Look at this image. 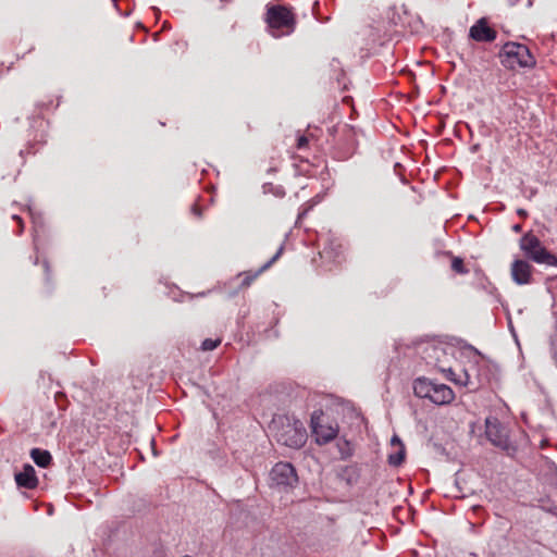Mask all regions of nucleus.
Wrapping results in <instances>:
<instances>
[{
  "label": "nucleus",
  "instance_id": "obj_1",
  "mask_svg": "<svg viewBox=\"0 0 557 557\" xmlns=\"http://www.w3.org/2000/svg\"><path fill=\"white\" fill-rule=\"evenodd\" d=\"M520 249L535 263L557 267V257L550 253L532 233H527L520 238Z\"/></svg>",
  "mask_w": 557,
  "mask_h": 557
},
{
  "label": "nucleus",
  "instance_id": "obj_2",
  "mask_svg": "<svg viewBox=\"0 0 557 557\" xmlns=\"http://www.w3.org/2000/svg\"><path fill=\"white\" fill-rule=\"evenodd\" d=\"M500 57L502 63L506 67H532L535 65L534 57L531 54L529 48L522 44L507 42L500 51Z\"/></svg>",
  "mask_w": 557,
  "mask_h": 557
},
{
  "label": "nucleus",
  "instance_id": "obj_3",
  "mask_svg": "<svg viewBox=\"0 0 557 557\" xmlns=\"http://www.w3.org/2000/svg\"><path fill=\"white\" fill-rule=\"evenodd\" d=\"M274 437L278 444L298 449L305 445L307 432L299 421L293 423L286 421L282 422L281 426L276 428Z\"/></svg>",
  "mask_w": 557,
  "mask_h": 557
},
{
  "label": "nucleus",
  "instance_id": "obj_4",
  "mask_svg": "<svg viewBox=\"0 0 557 557\" xmlns=\"http://www.w3.org/2000/svg\"><path fill=\"white\" fill-rule=\"evenodd\" d=\"M268 24L274 37L288 35L294 30L295 18L289 9L283 5H275L268 10Z\"/></svg>",
  "mask_w": 557,
  "mask_h": 557
},
{
  "label": "nucleus",
  "instance_id": "obj_5",
  "mask_svg": "<svg viewBox=\"0 0 557 557\" xmlns=\"http://www.w3.org/2000/svg\"><path fill=\"white\" fill-rule=\"evenodd\" d=\"M485 434L487 440L496 447L508 450L510 441L507 429L497 418L488 417L485 420Z\"/></svg>",
  "mask_w": 557,
  "mask_h": 557
},
{
  "label": "nucleus",
  "instance_id": "obj_6",
  "mask_svg": "<svg viewBox=\"0 0 557 557\" xmlns=\"http://www.w3.org/2000/svg\"><path fill=\"white\" fill-rule=\"evenodd\" d=\"M311 428L312 433L315 436V441L318 444L323 445L333 441L338 433L337 424H324L323 423V412L314 411L311 416Z\"/></svg>",
  "mask_w": 557,
  "mask_h": 557
},
{
  "label": "nucleus",
  "instance_id": "obj_7",
  "mask_svg": "<svg viewBox=\"0 0 557 557\" xmlns=\"http://www.w3.org/2000/svg\"><path fill=\"white\" fill-rule=\"evenodd\" d=\"M271 481L278 487H294L298 482L295 468L289 462H277L271 470Z\"/></svg>",
  "mask_w": 557,
  "mask_h": 557
},
{
  "label": "nucleus",
  "instance_id": "obj_8",
  "mask_svg": "<svg viewBox=\"0 0 557 557\" xmlns=\"http://www.w3.org/2000/svg\"><path fill=\"white\" fill-rule=\"evenodd\" d=\"M469 36L478 42H492L496 39L497 33L488 26L487 20L482 17L470 27Z\"/></svg>",
  "mask_w": 557,
  "mask_h": 557
},
{
  "label": "nucleus",
  "instance_id": "obj_9",
  "mask_svg": "<svg viewBox=\"0 0 557 557\" xmlns=\"http://www.w3.org/2000/svg\"><path fill=\"white\" fill-rule=\"evenodd\" d=\"M448 372L449 380L454 381L457 384L469 387L470 391H476L487 382L486 376H482L481 374L472 376L471 372L467 369L463 370L462 373L459 374L458 376H455V373L453 372L451 369H449Z\"/></svg>",
  "mask_w": 557,
  "mask_h": 557
},
{
  "label": "nucleus",
  "instance_id": "obj_10",
  "mask_svg": "<svg viewBox=\"0 0 557 557\" xmlns=\"http://www.w3.org/2000/svg\"><path fill=\"white\" fill-rule=\"evenodd\" d=\"M532 265L524 260L518 259L511 263V277L518 285L530 284L532 281Z\"/></svg>",
  "mask_w": 557,
  "mask_h": 557
},
{
  "label": "nucleus",
  "instance_id": "obj_11",
  "mask_svg": "<svg viewBox=\"0 0 557 557\" xmlns=\"http://www.w3.org/2000/svg\"><path fill=\"white\" fill-rule=\"evenodd\" d=\"M15 482L18 487L35 488L38 485V479L34 467L29 463L24 465L22 471L15 473Z\"/></svg>",
  "mask_w": 557,
  "mask_h": 557
},
{
  "label": "nucleus",
  "instance_id": "obj_12",
  "mask_svg": "<svg viewBox=\"0 0 557 557\" xmlns=\"http://www.w3.org/2000/svg\"><path fill=\"white\" fill-rule=\"evenodd\" d=\"M455 398L453 389L445 384L434 383L430 400L435 405L450 404Z\"/></svg>",
  "mask_w": 557,
  "mask_h": 557
},
{
  "label": "nucleus",
  "instance_id": "obj_13",
  "mask_svg": "<svg viewBox=\"0 0 557 557\" xmlns=\"http://www.w3.org/2000/svg\"><path fill=\"white\" fill-rule=\"evenodd\" d=\"M433 385L434 382L429 381L424 377H419L413 382V393L419 398L430 399Z\"/></svg>",
  "mask_w": 557,
  "mask_h": 557
},
{
  "label": "nucleus",
  "instance_id": "obj_14",
  "mask_svg": "<svg viewBox=\"0 0 557 557\" xmlns=\"http://www.w3.org/2000/svg\"><path fill=\"white\" fill-rule=\"evenodd\" d=\"M30 457L34 462L40 468H47L52 460L51 454L48 450L40 448H33L30 450Z\"/></svg>",
  "mask_w": 557,
  "mask_h": 557
},
{
  "label": "nucleus",
  "instance_id": "obj_15",
  "mask_svg": "<svg viewBox=\"0 0 557 557\" xmlns=\"http://www.w3.org/2000/svg\"><path fill=\"white\" fill-rule=\"evenodd\" d=\"M282 251L283 247L281 246L276 253L268 262H265L253 275H246V277L243 281V285H249L251 281L255 280L260 273L268 270L280 258Z\"/></svg>",
  "mask_w": 557,
  "mask_h": 557
},
{
  "label": "nucleus",
  "instance_id": "obj_16",
  "mask_svg": "<svg viewBox=\"0 0 557 557\" xmlns=\"http://www.w3.org/2000/svg\"><path fill=\"white\" fill-rule=\"evenodd\" d=\"M398 450L394 454L388 455V463L394 467H398L405 459V447L404 445L398 446Z\"/></svg>",
  "mask_w": 557,
  "mask_h": 557
},
{
  "label": "nucleus",
  "instance_id": "obj_17",
  "mask_svg": "<svg viewBox=\"0 0 557 557\" xmlns=\"http://www.w3.org/2000/svg\"><path fill=\"white\" fill-rule=\"evenodd\" d=\"M220 339L207 338L201 344V349L205 351L213 350L220 345Z\"/></svg>",
  "mask_w": 557,
  "mask_h": 557
},
{
  "label": "nucleus",
  "instance_id": "obj_18",
  "mask_svg": "<svg viewBox=\"0 0 557 557\" xmlns=\"http://www.w3.org/2000/svg\"><path fill=\"white\" fill-rule=\"evenodd\" d=\"M451 269L460 274L467 273V270L463 265V261L460 258H454L451 262Z\"/></svg>",
  "mask_w": 557,
  "mask_h": 557
},
{
  "label": "nucleus",
  "instance_id": "obj_19",
  "mask_svg": "<svg viewBox=\"0 0 557 557\" xmlns=\"http://www.w3.org/2000/svg\"><path fill=\"white\" fill-rule=\"evenodd\" d=\"M30 215H32V219H33L34 231H35L34 240L36 243L37 242V236H38L39 221H38V219L35 216V214L32 211H30Z\"/></svg>",
  "mask_w": 557,
  "mask_h": 557
},
{
  "label": "nucleus",
  "instance_id": "obj_20",
  "mask_svg": "<svg viewBox=\"0 0 557 557\" xmlns=\"http://www.w3.org/2000/svg\"><path fill=\"white\" fill-rule=\"evenodd\" d=\"M308 145V138L306 136H299L297 139V148L304 149Z\"/></svg>",
  "mask_w": 557,
  "mask_h": 557
},
{
  "label": "nucleus",
  "instance_id": "obj_21",
  "mask_svg": "<svg viewBox=\"0 0 557 557\" xmlns=\"http://www.w3.org/2000/svg\"><path fill=\"white\" fill-rule=\"evenodd\" d=\"M312 206H313V205H311V206H308V207L304 208V209L298 213V219H297V220L299 221V220L304 219V218L307 215V213L309 212V210L312 208Z\"/></svg>",
  "mask_w": 557,
  "mask_h": 557
},
{
  "label": "nucleus",
  "instance_id": "obj_22",
  "mask_svg": "<svg viewBox=\"0 0 557 557\" xmlns=\"http://www.w3.org/2000/svg\"><path fill=\"white\" fill-rule=\"evenodd\" d=\"M391 443H392V445H398V446L403 445L401 441H400V440H399V437H398V436H396V435H394V436L392 437Z\"/></svg>",
  "mask_w": 557,
  "mask_h": 557
},
{
  "label": "nucleus",
  "instance_id": "obj_23",
  "mask_svg": "<svg viewBox=\"0 0 557 557\" xmlns=\"http://www.w3.org/2000/svg\"><path fill=\"white\" fill-rule=\"evenodd\" d=\"M12 218L18 222V224H20V232H22V230H23L22 219L18 215H15V214Z\"/></svg>",
  "mask_w": 557,
  "mask_h": 557
},
{
  "label": "nucleus",
  "instance_id": "obj_24",
  "mask_svg": "<svg viewBox=\"0 0 557 557\" xmlns=\"http://www.w3.org/2000/svg\"><path fill=\"white\" fill-rule=\"evenodd\" d=\"M426 349L433 350L434 354H437L438 351H442V348L436 347L434 345L426 347Z\"/></svg>",
  "mask_w": 557,
  "mask_h": 557
},
{
  "label": "nucleus",
  "instance_id": "obj_25",
  "mask_svg": "<svg viewBox=\"0 0 557 557\" xmlns=\"http://www.w3.org/2000/svg\"><path fill=\"white\" fill-rule=\"evenodd\" d=\"M321 256H322V257H330V251H329V249H327L326 247H325V248L323 249V251L321 252Z\"/></svg>",
  "mask_w": 557,
  "mask_h": 557
},
{
  "label": "nucleus",
  "instance_id": "obj_26",
  "mask_svg": "<svg viewBox=\"0 0 557 557\" xmlns=\"http://www.w3.org/2000/svg\"><path fill=\"white\" fill-rule=\"evenodd\" d=\"M193 212H194L195 214H197L198 216H200V215H201L200 210H199L196 206H194V207H193Z\"/></svg>",
  "mask_w": 557,
  "mask_h": 557
},
{
  "label": "nucleus",
  "instance_id": "obj_27",
  "mask_svg": "<svg viewBox=\"0 0 557 557\" xmlns=\"http://www.w3.org/2000/svg\"><path fill=\"white\" fill-rule=\"evenodd\" d=\"M517 212H518L519 215H522V216L527 215V212L523 209H519Z\"/></svg>",
  "mask_w": 557,
  "mask_h": 557
},
{
  "label": "nucleus",
  "instance_id": "obj_28",
  "mask_svg": "<svg viewBox=\"0 0 557 557\" xmlns=\"http://www.w3.org/2000/svg\"><path fill=\"white\" fill-rule=\"evenodd\" d=\"M341 453L343 458H346L350 455L349 453H344L343 448H341Z\"/></svg>",
  "mask_w": 557,
  "mask_h": 557
},
{
  "label": "nucleus",
  "instance_id": "obj_29",
  "mask_svg": "<svg viewBox=\"0 0 557 557\" xmlns=\"http://www.w3.org/2000/svg\"><path fill=\"white\" fill-rule=\"evenodd\" d=\"M44 267H45L46 272H48L49 271V264H48L47 261L44 262Z\"/></svg>",
  "mask_w": 557,
  "mask_h": 557
},
{
  "label": "nucleus",
  "instance_id": "obj_30",
  "mask_svg": "<svg viewBox=\"0 0 557 557\" xmlns=\"http://www.w3.org/2000/svg\"><path fill=\"white\" fill-rule=\"evenodd\" d=\"M513 230H515L516 232H519V231H520V225H519V224L515 225V226H513Z\"/></svg>",
  "mask_w": 557,
  "mask_h": 557
}]
</instances>
